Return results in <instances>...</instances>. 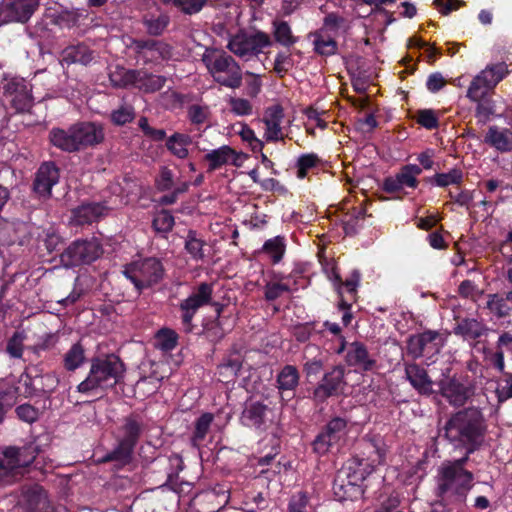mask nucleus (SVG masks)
Masks as SVG:
<instances>
[{
  "instance_id": "11",
  "label": "nucleus",
  "mask_w": 512,
  "mask_h": 512,
  "mask_svg": "<svg viewBox=\"0 0 512 512\" xmlns=\"http://www.w3.org/2000/svg\"><path fill=\"white\" fill-rule=\"evenodd\" d=\"M39 6V0H6L0 3L4 22H26Z\"/></svg>"
},
{
  "instance_id": "1",
  "label": "nucleus",
  "mask_w": 512,
  "mask_h": 512,
  "mask_svg": "<svg viewBox=\"0 0 512 512\" xmlns=\"http://www.w3.org/2000/svg\"><path fill=\"white\" fill-rule=\"evenodd\" d=\"M468 459L465 457L445 461L438 469V490L443 498H452L455 501L465 500L468 492L473 486V474L464 468Z\"/></svg>"
},
{
  "instance_id": "46",
  "label": "nucleus",
  "mask_w": 512,
  "mask_h": 512,
  "mask_svg": "<svg viewBox=\"0 0 512 512\" xmlns=\"http://www.w3.org/2000/svg\"><path fill=\"white\" fill-rule=\"evenodd\" d=\"M212 420H213V415L210 413L203 414L197 420L194 436L192 439L194 445H198V443L201 442L205 438V436L209 430V427L212 423Z\"/></svg>"
},
{
  "instance_id": "38",
  "label": "nucleus",
  "mask_w": 512,
  "mask_h": 512,
  "mask_svg": "<svg viewBox=\"0 0 512 512\" xmlns=\"http://www.w3.org/2000/svg\"><path fill=\"white\" fill-rule=\"evenodd\" d=\"M277 382L280 390H293L299 382V373L296 367L285 366L279 373Z\"/></svg>"
},
{
  "instance_id": "19",
  "label": "nucleus",
  "mask_w": 512,
  "mask_h": 512,
  "mask_svg": "<svg viewBox=\"0 0 512 512\" xmlns=\"http://www.w3.org/2000/svg\"><path fill=\"white\" fill-rule=\"evenodd\" d=\"M59 179V169L55 164L43 163L36 173L34 190L40 197L48 198L51 196L52 187L59 182Z\"/></svg>"
},
{
  "instance_id": "3",
  "label": "nucleus",
  "mask_w": 512,
  "mask_h": 512,
  "mask_svg": "<svg viewBox=\"0 0 512 512\" xmlns=\"http://www.w3.org/2000/svg\"><path fill=\"white\" fill-rule=\"evenodd\" d=\"M482 430V415L479 410L474 408L458 412L445 427L448 439L471 446L468 448L467 454L474 450V445L481 438Z\"/></svg>"
},
{
  "instance_id": "56",
  "label": "nucleus",
  "mask_w": 512,
  "mask_h": 512,
  "mask_svg": "<svg viewBox=\"0 0 512 512\" xmlns=\"http://www.w3.org/2000/svg\"><path fill=\"white\" fill-rule=\"evenodd\" d=\"M17 416L28 423L34 422L38 418V411L29 404H23L16 409Z\"/></svg>"
},
{
  "instance_id": "37",
  "label": "nucleus",
  "mask_w": 512,
  "mask_h": 512,
  "mask_svg": "<svg viewBox=\"0 0 512 512\" xmlns=\"http://www.w3.org/2000/svg\"><path fill=\"white\" fill-rule=\"evenodd\" d=\"M274 37L278 43L285 47L294 45L298 38L292 34L290 25L285 21H274Z\"/></svg>"
},
{
  "instance_id": "31",
  "label": "nucleus",
  "mask_w": 512,
  "mask_h": 512,
  "mask_svg": "<svg viewBox=\"0 0 512 512\" xmlns=\"http://www.w3.org/2000/svg\"><path fill=\"white\" fill-rule=\"evenodd\" d=\"M266 411V406L258 402L250 403L245 407L241 416V421L248 427L259 428L264 423Z\"/></svg>"
},
{
  "instance_id": "12",
  "label": "nucleus",
  "mask_w": 512,
  "mask_h": 512,
  "mask_svg": "<svg viewBox=\"0 0 512 512\" xmlns=\"http://www.w3.org/2000/svg\"><path fill=\"white\" fill-rule=\"evenodd\" d=\"M346 434V421L341 418L332 419L324 431L320 433L313 443L314 451L318 454L327 453L332 447L338 445Z\"/></svg>"
},
{
  "instance_id": "9",
  "label": "nucleus",
  "mask_w": 512,
  "mask_h": 512,
  "mask_svg": "<svg viewBox=\"0 0 512 512\" xmlns=\"http://www.w3.org/2000/svg\"><path fill=\"white\" fill-rule=\"evenodd\" d=\"M37 449L33 445L25 446L23 448L9 447L2 453L0 459V468L7 473H12L13 477L21 474L22 468L30 465L36 458Z\"/></svg>"
},
{
  "instance_id": "27",
  "label": "nucleus",
  "mask_w": 512,
  "mask_h": 512,
  "mask_svg": "<svg viewBox=\"0 0 512 512\" xmlns=\"http://www.w3.org/2000/svg\"><path fill=\"white\" fill-rule=\"evenodd\" d=\"M191 144L192 137L189 134L180 132H175L166 140L168 151L178 159L188 158Z\"/></svg>"
},
{
  "instance_id": "16",
  "label": "nucleus",
  "mask_w": 512,
  "mask_h": 512,
  "mask_svg": "<svg viewBox=\"0 0 512 512\" xmlns=\"http://www.w3.org/2000/svg\"><path fill=\"white\" fill-rule=\"evenodd\" d=\"M265 125L263 138L267 142H277L284 139L282 123L284 121V109L279 104H273L265 109L261 120Z\"/></svg>"
},
{
  "instance_id": "39",
  "label": "nucleus",
  "mask_w": 512,
  "mask_h": 512,
  "mask_svg": "<svg viewBox=\"0 0 512 512\" xmlns=\"http://www.w3.org/2000/svg\"><path fill=\"white\" fill-rule=\"evenodd\" d=\"M482 325L474 319L462 320L455 328V333L465 339H476L482 334Z\"/></svg>"
},
{
  "instance_id": "5",
  "label": "nucleus",
  "mask_w": 512,
  "mask_h": 512,
  "mask_svg": "<svg viewBox=\"0 0 512 512\" xmlns=\"http://www.w3.org/2000/svg\"><path fill=\"white\" fill-rule=\"evenodd\" d=\"M271 44L272 41L269 35L264 32L247 33L240 31L235 35L229 36L227 48L237 57L248 60L263 52L264 48L269 47Z\"/></svg>"
},
{
  "instance_id": "57",
  "label": "nucleus",
  "mask_w": 512,
  "mask_h": 512,
  "mask_svg": "<svg viewBox=\"0 0 512 512\" xmlns=\"http://www.w3.org/2000/svg\"><path fill=\"white\" fill-rule=\"evenodd\" d=\"M344 24V18L338 16L337 14L331 13L324 18L323 27L321 29H324V32L327 33V31H334L344 27Z\"/></svg>"
},
{
  "instance_id": "47",
  "label": "nucleus",
  "mask_w": 512,
  "mask_h": 512,
  "mask_svg": "<svg viewBox=\"0 0 512 512\" xmlns=\"http://www.w3.org/2000/svg\"><path fill=\"white\" fill-rule=\"evenodd\" d=\"M263 249L274 262H279L284 254V242L280 237H275L266 241Z\"/></svg>"
},
{
  "instance_id": "43",
  "label": "nucleus",
  "mask_w": 512,
  "mask_h": 512,
  "mask_svg": "<svg viewBox=\"0 0 512 512\" xmlns=\"http://www.w3.org/2000/svg\"><path fill=\"white\" fill-rule=\"evenodd\" d=\"M177 334L170 329H162L156 335V345L164 351L172 350L177 344Z\"/></svg>"
},
{
  "instance_id": "24",
  "label": "nucleus",
  "mask_w": 512,
  "mask_h": 512,
  "mask_svg": "<svg viewBox=\"0 0 512 512\" xmlns=\"http://www.w3.org/2000/svg\"><path fill=\"white\" fill-rule=\"evenodd\" d=\"M346 362L360 370H371L375 360L370 356L366 347L360 342H353L347 346Z\"/></svg>"
},
{
  "instance_id": "20",
  "label": "nucleus",
  "mask_w": 512,
  "mask_h": 512,
  "mask_svg": "<svg viewBox=\"0 0 512 512\" xmlns=\"http://www.w3.org/2000/svg\"><path fill=\"white\" fill-rule=\"evenodd\" d=\"M18 503L27 512H54L45 491L38 485L24 490Z\"/></svg>"
},
{
  "instance_id": "55",
  "label": "nucleus",
  "mask_w": 512,
  "mask_h": 512,
  "mask_svg": "<svg viewBox=\"0 0 512 512\" xmlns=\"http://www.w3.org/2000/svg\"><path fill=\"white\" fill-rule=\"evenodd\" d=\"M307 503L308 500L304 494L293 495L289 501L287 512H306Z\"/></svg>"
},
{
  "instance_id": "50",
  "label": "nucleus",
  "mask_w": 512,
  "mask_h": 512,
  "mask_svg": "<svg viewBox=\"0 0 512 512\" xmlns=\"http://www.w3.org/2000/svg\"><path fill=\"white\" fill-rule=\"evenodd\" d=\"M153 226L156 231L169 232L174 226V218L168 211H161L155 216Z\"/></svg>"
},
{
  "instance_id": "32",
  "label": "nucleus",
  "mask_w": 512,
  "mask_h": 512,
  "mask_svg": "<svg viewBox=\"0 0 512 512\" xmlns=\"http://www.w3.org/2000/svg\"><path fill=\"white\" fill-rule=\"evenodd\" d=\"M50 141L54 146L64 151L73 152L78 150L73 126L68 131L53 129L50 132Z\"/></svg>"
},
{
  "instance_id": "54",
  "label": "nucleus",
  "mask_w": 512,
  "mask_h": 512,
  "mask_svg": "<svg viewBox=\"0 0 512 512\" xmlns=\"http://www.w3.org/2000/svg\"><path fill=\"white\" fill-rule=\"evenodd\" d=\"M134 117V112L131 107L125 106L115 110L112 115V121L117 125H123L130 122Z\"/></svg>"
},
{
  "instance_id": "63",
  "label": "nucleus",
  "mask_w": 512,
  "mask_h": 512,
  "mask_svg": "<svg viewBox=\"0 0 512 512\" xmlns=\"http://www.w3.org/2000/svg\"><path fill=\"white\" fill-rule=\"evenodd\" d=\"M250 79L247 80V94L251 97H256L261 91L262 82L259 76L253 73H247Z\"/></svg>"
},
{
  "instance_id": "51",
  "label": "nucleus",
  "mask_w": 512,
  "mask_h": 512,
  "mask_svg": "<svg viewBox=\"0 0 512 512\" xmlns=\"http://www.w3.org/2000/svg\"><path fill=\"white\" fill-rule=\"evenodd\" d=\"M207 0H178L176 8L185 14H196L206 4Z\"/></svg>"
},
{
  "instance_id": "8",
  "label": "nucleus",
  "mask_w": 512,
  "mask_h": 512,
  "mask_svg": "<svg viewBox=\"0 0 512 512\" xmlns=\"http://www.w3.org/2000/svg\"><path fill=\"white\" fill-rule=\"evenodd\" d=\"M101 254L97 240H77L61 254V261L66 267L78 266L96 260Z\"/></svg>"
},
{
  "instance_id": "44",
  "label": "nucleus",
  "mask_w": 512,
  "mask_h": 512,
  "mask_svg": "<svg viewBox=\"0 0 512 512\" xmlns=\"http://www.w3.org/2000/svg\"><path fill=\"white\" fill-rule=\"evenodd\" d=\"M319 163V158L315 154H304L298 158L297 161V177L300 179L305 178L308 172L315 168Z\"/></svg>"
},
{
  "instance_id": "6",
  "label": "nucleus",
  "mask_w": 512,
  "mask_h": 512,
  "mask_svg": "<svg viewBox=\"0 0 512 512\" xmlns=\"http://www.w3.org/2000/svg\"><path fill=\"white\" fill-rule=\"evenodd\" d=\"M163 274L161 263L155 258H148L131 263L124 270V275L142 289L156 283Z\"/></svg>"
},
{
  "instance_id": "45",
  "label": "nucleus",
  "mask_w": 512,
  "mask_h": 512,
  "mask_svg": "<svg viewBox=\"0 0 512 512\" xmlns=\"http://www.w3.org/2000/svg\"><path fill=\"white\" fill-rule=\"evenodd\" d=\"M231 112L237 116H249L253 113L252 103L240 97H232L228 101Z\"/></svg>"
},
{
  "instance_id": "7",
  "label": "nucleus",
  "mask_w": 512,
  "mask_h": 512,
  "mask_svg": "<svg viewBox=\"0 0 512 512\" xmlns=\"http://www.w3.org/2000/svg\"><path fill=\"white\" fill-rule=\"evenodd\" d=\"M507 73L503 63L486 67L471 82L467 97L472 101L484 98L487 92L493 89Z\"/></svg>"
},
{
  "instance_id": "21",
  "label": "nucleus",
  "mask_w": 512,
  "mask_h": 512,
  "mask_svg": "<svg viewBox=\"0 0 512 512\" xmlns=\"http://www.w3.org/2000/svg\"><path fill=\"white\" fill-rule=\"evenodd\" d=\"M77 149L96 145L103 141V128L92 122H84L73 126Z\"/></svg>"
},
{
  "instance_id": "22",
  "label": "nucleus",
  "mask_w": 512,
  "mask_h": 512,
  "mask_svg": "<svg viewBox=\"0 0 512 512\" xmlns=\"http://www.w3.org/2000/svg\"><path fill=\"white\" fill-rule=\"evenodd\" d=\"M4 94L17 111H24L30 106L29 89L22 79H11L4 85Z\"/></svg>"
},
{
  "instance_id": "60",
  "label": "nucleus",
  "mask_w": 512,
  "mask_h": 512,
  "mask_svg": "<svg viewBox=\"0 0 512 512\" xmlns=\"http://www.w3.org/2000/svg\"><path fill=\"white\" fill-rule=\"evenodd\" d=\"M292 67V60L288 54L279 53L275 58L274 69L282 75L286 73Z\"/></svg>"
},
{
  "instance_id": "30",
  "label": "nucleus",
  "mask_w": 512,
  "mask_h": 512,
  "mask_svg": "<svg viewBox=\"0 0 512 512\" xmlns=\"http://www.w3.org/2000/svg\"><path fill=\"white\" fill-rule=\"evenodd\" d=\"M93 58V51L85 45L70 46L62 53V61L67 64L80 63L87 65Z\"/></svg>"
},
{
  "instance_id": "48",
  "label": "nucleus",
  "mask_w": 512,
  "mask_h": 512,
  "mask_svg": "<svg viewBox=\"0 0 512 512\" xmlns=\"http://www.w3.org/2000/svg\"><path fill=\"white\" fill-rule=\"evenodd\" d=\"M169 19L165 15H159L157 17H145L144 24L147 31L151 35L161 34L167 27Z\"/></svg>"
},
{
  "instance_id": "53",
  "label": "nucleus",
  "mask_w": 512,
  "mask_h": 512,
  "mask_svg": "<svg viewBox=\"0 0 512 512\" xmlns=\"http://www.w3.org/2000/svg\"><path fill=\"white\" fill-rule=\"evenodd\" d=\"M241 365L242 363L238 358L229 359L219 366V374L227 379L236 377Z\"/></svg>"
},
{
  "instance_id": "18",
  "label": "nucleus",
  "mask_w": 512,
  "mask_h": 512,
  "mask_svg": "<svg viewBox=\"0 0 512 512\" xmlns=\"http://www.w3.org/2000/svg\"><path fill=\"white\" fill-rule=\"evenodd\" d=\"M345 385L344 368L337 366L324 375L314 391V397L317 401H324L330 396L341 393Z\"/></svg>"
},
{
  "instance_id": "14",
  "label": "nucleus",
  "mask_w": 512,
  "mask_h": 512,
  "mask_svg": "<svg viewBox=\"0 0 512 512\" xmlns=\"http://www.w3.org/2000/svg\"><path fill=\"white\" fill-rule=\"evenodd\" d=\"M443 345L444 338L439 333L426 331L411 336L407 342V349L412 357L419 358L423 356L425 352H439Z\"/></svg>"
},
{
  "instance_id": "29",
  "label": "nucleus",
  "mask_w": 512,
  "mask_h": 512,
  "mask_svg": "<svg viewBox=\"0 0 512 512\" xmlns=\"http://www.w3.org/2000/svg\"><path fill=\"white\" fill-rule=\"evenodd\" d=\"M309 37L312 38L316 53L322 56H330L336 53L337 43L331 36L324 32V29L311 33Z\"/></svg>"
},
{
  "instance_id": "33",
  "label": "nucleus",
  "mask_w": 512,
  "mask_h": 512,
  "mask_svg": "<svg viewBox=\"0 0 512 512\" xmlns=\"http://www.w3.org/2000/svg\"><path fill=\"white\" fill-rule=\"evenodd\" d=\"M111 83L116 87L137 86V82L143 78L142 71L126 70L117 67L109 74Z\"/></svg>"
},
{
  "instance_id": "35",
  "label": "nucleus",
  "mask_w": 512,
  "mask_h": 512,
  "mask_svg": "<svg viewBox=\"0 0 512 512\" xmlns=\"http://www.w3.org/2000/svg\"><path fill=\"white\" fill-rule=\"evenodd\" d=\"M331 279H333L334 285L336 286L337 291L342 298L343 288H345V290L350 294H354L356 292L360 282V273L357 270H353L350 276L344 282H342L340 275L336 271H333Z\"/></svg>"
},
{
  "instance_id": "36",
  "label": "nucleus",
  "mask_w": 512,
  "mask_h": 512,
  "mask_svg": "<svg viewBox=\"0 0 512 512\" xmlns=\"http://www.w3.org/2000/svg\"><path fill=\"white\" fill-rule=\"evenodd\" d=\"M85 361L84 349L79 343H75L64 354L63 363L68 371H74L79 368Z\"/></svg>"
},
{
  "instance_id": "58",
  "label": "nucleus",
  "mask_w": 512,
  "mask_h": 512,
  "mask_svg": "<svg viewBox=\"0 0 512 512\" xmlns=\"http://www.w3.org/2000/svg\"><path fill=\"white\" fill-rule=\"evenodd\" d=\"M208 108L199 105H193L189 108V118L193 123L201 124L204 123L208 117Z\"/></svg>"
},
{
  "instance_id": "2",
  "label": "nucleus",
  "mask_w": 512,
  "mask_h": 512,
  "mask_svg": "<svg viewBox=\"0 0 512 512\" xmlns=\"http://www.w3.org/2000/svg\"><path fill=\"white\" fill-rule=\"evenodd\" d=\"M124 364L114 354L91 360L87 377L77 386L80 393L105 390L115 386L124 375Z\"/></svg>"
},
{
  "instance_id": "23",
  "label": "nucleus",
  "mask_w": 512,
  "mask_h": 512,
  "mask_svg": "<svg viewBox=\"0 0 512 512\" xmlns=\"http://www.w3.org/2000/svg\"><path fill=\"white\" fill-rule=\"evenodd\" d=\"M441 393L449 403L455 406L464 405L471 395L470 388L455 378L442 381Z\"/></svg>"
},
{
  "instance_id": "40",
  "label": "nucleus",
  "mask_w": 512,
  "mask_h": 512,
  "mask_svg": "<svg viewBox=\"0 0 512 512\" xmlns=\"http://www.w3.org/2000/svg\"><path fill=\"white\" fill-rule=\"evenodd\" d=\"M508 302L509 300L507 299V295L505 297H500L496 294L489 295L487 308L497 317H504L508 315L511 309ZM510 302H512V300H510Z\"/></svg>"
},
{
  "instance_id": "42",
  "label": "nucleus",
  "mask_w": 512,
  "mask_h": 512,
  "mask_svg": "<svg viewBox=\"0 0 512 512\" xmlns=\"http://www.w3.org/2000/svg\"><path fill=\"white\" fill-rule=\"evenodd\" d=\"M205 244L198 239L194 233H189L185 248L195 260H202L205 257Z\"/></svg>"
},
{
  "instance_id": "4",
  "label": "nucleus",
  "mask_w": 512,
  "mask_h": 512,
  "mask_svg": "<svg viewBox=\"0 0 512 512\" xmlns=\"http://www.w3.org/2000/svg\"><path fill=\"white\" fill-rule=\"evenodd\" d=\"M202 61L216 82L229 88L240 87L241 69L231 56L224 52L207 49L202 56Z\"/></svg>"
},
{
  "instance_id": "34",
  "label": "nucleus",
  "mask_w": 512,
  "mask_h": 512,
  "mask_svg": "<svg viewBox=\"0 0 512 512\" xmlns=\"http://www.w3.org/2000/svg\"><path fill=\"white\" fill-rule=\"evenodd\" d=\"M358 480H363V478H359L354 476L353 479H349L347 483L341 479L339 475L334 483V491L335 494L339 496L341 500H345L348 498L356 497L357 495L362 494V489L360 485L357 483Z\"/></svg>"
},
{
  "instance_id": "17",
  "label": "nucleus",
  "mask_w": 512,
  "mask_h": 512,
  "mask_svg": "<svg viewBox=\"0 0 512 512\" xmlns=\"http://www.w3.org/2000/svg\"><path fill=\"white\" fill-rule=\"evenodd\" d=\"M244 159V154L235 151L228 145L213 149L204 156V161L208 164V171H215L226 165L240 167Z\"/></svg>"
},
{
  "instance_id": "59",
  "label": "nucleus",
  "mask_w": 512,
  "mask_h": 512,
  "mask_svg": "<svg viewBox=\"0 0 512 512\" xmlns=\"http://www.w3.org/2000/svg\"><path fill=\"white\" fill-rule=\"evenodd\" d=\"M139 127L147 136L151 137L153 140L160 141L163 140L166 136L164 130L150 127L146 118H141L139 120Z\"/></svg>"
},
{
  "instance_id": "62",
  "label": "nucleus",
  "mask_w": 512,
  "mask_h": 512,
  "mask_svg": "<svg viewBox=\"0 0 512 512\" xmlns=\"http://www.w3.org/2000/svg\"><path fill=\"white\" fill-rule=\"evenodd\" d=\"M418 123L427 129H432L437 126V118L433 111L422 110L418 115Z\"/></svg>"
},
{
  "instance_id": "41",
  "label": "nucleus",
  "mask_w": 512,
  "mask_h": 512,
  "mask_svg": "<svg viewBox=\"0 0 512 512\" xmlns=\"http://www.w3.org/2000/svg\"><path fill=\"white\" fill-rule=\"evenodd\" d=\"M143 78L137 82V88L145 92H154L160 90L166 81L162 76L150 75L142 71Z\"/></svg>"
},
{
  "instance_id": "61",
  "label": "nucleus",
  "mask_w": 512,
  "mask_h": 512,
  "mask_svg": "<svg viewBox=\"0 0 512 512\" xmlns=\"http://www.w3.org/2000/svg\"><path fill=\"white\" fill-rule=\"evenodd\" d=\"M23 338L15 334L7 344V352L15 358H20L22 356L23 351Z\"/></svg>"
},
{
  "instance_id": "13",
  "label": "nucleus",
  "mask_w": 512,
  "mask_h": 512,
  "mask_svg": "<svg viewBox=\"0 0 512 512\" xmlns=\"http://www.w3.org/2000/svg\"><path fill=\"white\" fill-rule=\"evenodd\" d=\"M140 434L139 424L132 419H127L121 429V435L117 448L108 456L110 460L127 461L138 440Z\"/></svg>"
},
{
  "instance_id": "10",
  "label": "nucleus",
  "mask_w": 512,
  "mask_h": 512,
  "mask_svg": "<svg viewBox=\"0 0 512 512\" xmlns=\"http://www.w3.org/2000/svg\"><path fill=\"white\" fill-rule=\"evenodd\" d=\"M422 168L415 164H408L400 168L393 176L387 177L383 182V189L388 193H400L406 188L416 189Z\"/></svg>"
},
{
  "instance_id": "26",
  "label": "nucleus",
  "mask_w": 512,
  "mask_h": 512,
  "mask_svg": "<svg viewBox=\"0 0 512 512\" xmlns=\"http://www.w3.org/2000/svg\"><path fill=\"white\" fill-rule=\"evenodd\" d=\"M406 377L411 385L421 394H430L432 392V381L427 372L416 364H409L405 369Z\"/></svg>"
},
{
  "instance_id": "52",
  "label": "nucleus",
  "mask_w": 512,
  "mask_h": 512,
  "mask_svg": "<svg viewBox=\"0 0 512 512\" xmlns=\"http://www.w3.org/2000/svg\"><path fill=\"white\" fill-rule=\"evenodd\" d=\"M290 290L284 282H270L266 285L265 297L267 300H275Z\"/></svg>"
},
{
  "instance_id": "49",
  "label": "nucleus",
  "mask_w": 512,
  "mask_h": 512,
  "mask_svg": "<svg viewBox=\"0 0 512 512\" xmlns=\"http://www.w3.org/2000/svg\"><path fill=\"white\" fill-rule=\"evenodd\" d=\"M462 172L458 169H452L447 173H439L433 177L436 185L445 187L451 184H459L462 180Z\"/></svg>"
},
{
  "instance_id": "15",
  "label": "nucleus",
  "mask_w": 512,
  "mask_h": 512,
  "mask_svg": "<svg viewBox=\"0 0 512 512\" xmlns=\"http://www.w3.org/2000/svg\"><path fill=\"white\" fill-rule=\"evenodd\" d=\"M212 287L207 283H202L186 298L180 308L183 311L182 320L186 326V331L191 330V321L196 311L211 300Z\"/></svg>"
},
{
  "instance_id": "64",
  "label": "nucleus",
  "mask_w": 512,
  "mask_h": 512,
  "mask_svg": "<svg viewBox=\"0 0 512 512\" xmlns=\"http://www.w3.org/2000/svg\"><path fill=\"white\" fill-rule=\"evenodd\" d=\"M173 184V173L168 168H163L160 172L159 178L157 180V185L161 190H168L172 187Z\"/></svg>"
},
{
  "instance_id": "28",
  "label": "nucleus",
  "mask_w": 512,
  "mask_h": 512,
  "mask_svg": "<svg viewBox=\"0 0 512 512\" xmlns=\"http://www.w3.org/2000/svg\"><path fill=\"white\" fill-rule=\"evenodd\" d=\"M485 142L498 151H510L512 149V132L492 126L485 136Z\"/></svg>"
},
{
  "instance_id": "25",
  "label": "nucleus",
  "mask_w": 512,
  "mask_h": 512,
  "mask_svg": "<svg viewBox=\"0 0 512 512\" xmlns=\"http://www.w3.org/2000/svg\"><path fill=\"white\" fill-rule=\"evenodd\" d=\"M105 208L98 203H86L72 211L71 221L76 225H84L98 220L104 214Z\"/></svg>"
}]
</instances>
